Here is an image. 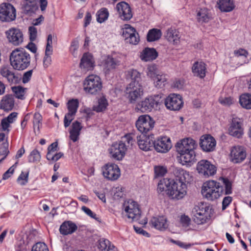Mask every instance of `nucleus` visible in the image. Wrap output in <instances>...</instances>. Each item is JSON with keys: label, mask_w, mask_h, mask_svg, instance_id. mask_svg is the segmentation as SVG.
<instances>
[{"label": "nucleus", "mask_w": 251, "mask_h": 251, "mask_svg": "<svg viewBox=\"0 0 251 251\" xmlns=\"http://www.w3.org/2000/svg\"><path fill=\"white\" fill-rule=\"evenodd\" d=\"M108 16V10L106 8H102L97 13V21L100 23H102L107 19Z\"/></svg>", "instance_id": "43"}, {"label": "nucleus", "mask_w": 251, "mask_h": 251, "mask_svg": "<svg viewBox=\"0 0 251 251\" xmlns=\"http://www.w3.org/2000/svg\"><path fill=\"white\" fill-rule=\"evenodd\" d=\"M138 144L140 149L144 151L151 150L153 148V141L150 137L143 136L138 140Z\"/></svg>", "instance_id": "34"}, {"label": "nucleus", "mask_w": 251, "mask_h": 251, "mask_svg": "<svg viewBox=\"0 0 251 251\" xmlns=\"http://www.w3.org/2000/svg\"><path fill=\"white\" fill-rule=\"evenodd\" d=\"M148 72L147 75L150 78L153 79L156 76H157L158 74V70L157 68V66L155 65H150L148 67Z\"/></svg>", "instance_id": "47"}, {"label": "nucleus", "mask_w": 251, "mask_h": 251, "mask_svg": "<svg viewBox=\"0 0 251 251\" xmlns=\"http://www.w3.org/2000/svg\"><path fill=\"white\" fill-rule=\"evenodd\" d=\"M10 123L8 122L4 118L1 120V126L2 128V130L4 131L9 132V130L8 127L10 126Z\"/></svg>", "instance_id": "61"}, {"label": "nucleus", "mask_w": 251, "mask_h": 251, "mask_svg": "<svg viewBox=\"0 0 251 251\" xmlns=\"http://www.w3.org/2000/svg\"><path fill=\"white\" fill-rule=\"evenodd\" d=\"M162 33L160 29L153 28L150 29L147 36V39L148 42H153L158 40L161 37Z\"/></svg>", "instance_id": "39"}, {"label": "nucleus", "mask_w": 251, "mask_h": 251, "mask_svg": "<svg viewBox=\"0 0 251 251\" xmlns=\"http://www.w3.org/2000/svg\"><path fill=\"white\" fill-rule=\"evenodd\" d=\"M230 156L233 162L238 163L245 159L246 152L243 147H234L231 150Z\"/></svg>", "instance_id": "22"}, {"label": "nucleus", "mask_w": 251, "mask_h": 251, "mask_svg": "<svg viewBox=\"0 0 251 251\" xmlns=\"http://www.w3.org/2000/svg\"><path fill=\"white\" fill-rule=\"evenodd\" d=\"M228 132L229 134L233 137L237 138H241L244 134L241 120L237 117L233 118L230 123Z\"/></svg>", "instance_id": "14"}, {"label": "nucleus", "mask_w": 251, "mask_h": 251, "mask_svg": "<svg viewBox=\"0 0 251 251\" xmlns=\"http://www.w3.org/2000/svg\"><path fill=\"white\" fill-rule=\"evenodd\" d=\"M190 219L185 215L181 216L180 223L183 226H187L190 225Z\"/></svg>", "instance_id": "59"}, {"label": "nucleus", "mask_w": 251, "mask_h": 251, "mask_svg": "<svg viewBox=\"0 0 251 251\" xmlns=\"http://www.w3.org/2000/svg\"><path fill=\"white\" fill-rule=\"evenodd\" d=\"M179 33L176 29L170 28L167 31L165 34L166 39L174 44H177L180 39Z\"/></svg>", "instance_id": "35"}, {"label": "nucleus", "mask_w": 251, "mask_h": 251, "mask_svg": "<svg viewBox=\"0 0 251 251\" xmlns=\"http://www.w3.org/2000/svg\"><path fill=\"white\" fill-rule=\"evenodd\" d=\"M28 31L30 36V40L31 41H34L37 37V31L36 28L33 26H30L28 28Z\"/></svg>", "instance_id": "53"}, {"label": "nucleus", "mask_w": 251, "mask_h": 251, "mask_svg": "<svg viewBox=\"0 0 251 251\" xmlns=\"http://www.w3.org/2000/svg\"><path fill=\"white\" fill-rule=\"evenodd\" d=\"M215 139L209 134H205L201 136L200 139V146L205 152L213 151L216 147Z\"/></svg>", "instance_id": "16"}, {"label": "nucleus", "mask_w": 251, "mask_h": 251, "mask_svg": "<svg viewBox=\"0 0 251 251\" xmlns=\"http://www.w3.org/2000/svg\"><path fill=\"white\" fill-rule=\"evenodd\" d=\"M14 106V96L12 95L4 96L1 100L0 107L4 111L11 110Z\"/></svg>", "instance_id": "29"}, {"label": "nucleus", "mask_w": 251, "mask_h": 251, "mask_svg": "<svg viewBox=\"0 0 251 251\" xmlns=\"http://www.w3.org/2000/svg\"><path fill=\"white\" fill-rule=\"evenodd\" d=\"M26 89V88H24L21 86L12 87V90L15 94V97L21 100L24 99V95L25 94Z\"/></svg>", "instance_id": "44"}, {"label": "nucleus", "mask_w": 251, "mask_h": 251, "mask_svg": "<svg viewBox=\"0 0 251 251\" xmlns=\"http://www.w3.org/2000/svg\"><path fill=\"white\" fill-rule=\"evenodd\" d=\"M170 139L166 136L153 141V148L158 152L165 153L171 148Z\"/></svg>", "instance_id": "17"}, {"label": "nucleus", "mask_w": 251, "mask_h": 251, "mask_svg": "<svg viewBox=\"0 0 251 251\" xmlns=\"http://www.w3.org/2000/svg\"><path fill=\"white\" fill-rule=\"evenodd\" d=\"M135 28L130 26V25L126 24L125 25V27L123 29L122 36L125 38L126 42L129 39L130 36V33L133 32Z\"/></svg>", "instance_id": "46"}, {"label": "nucleus", "mask_w": 251, "mask_h": 251, "mask_svg": "<svg viewBox=\"0 0 251 251\" xmlns=\"http://www.w3.org/2000/svg\"><path fill=\"white\" fill-rule=\"evenodd\" d=\"M154 121L148 115H141L139 117L136 122V126L142 133H147L154 127Z\"/></svg>", "instance_id": "8"}, {"label": "nucleus", "mask_w": 251, "mask_h": 251, "mask_svg": "<svg viewBox=\"0 0 251 251\" xmlns=\"http://www.w3.org/2000/svg\"><path fill=\"white\" fill-rule=\"evenodd\" d=\"M173 173L175 180L164 178L159 181L157 193L160 196H164L166 194L172 199H181L186 194V184L192 179L189 173L181 168H175Z\"/></svg>", "instance_id": "1"}, {"label": "nucleus", "mask_w": 251, "mask_h": 251, "mask_svg": "<svg viewBox=\"0 0 251 251\" xmlns=\"http://www.w3.org/2000/svg\"><path fill=\"white\" fill-rule=\"evenodd\" d=\"M160 98L158 95L147 98L138 104V108L142 112L151 111L153 108L157 107Z\"/></svg>", "instance_id": "13"}, {"label": "nucleus", "mask_w": 251, "mask_h": 251, "mask_svg": "<svg viewBox=\"0 0 251 251\" xmlns=\"http://www.w3.org/2000/svg\"><path fill=\"white\" fill-rule=\"evenodd\" d=\"M9 151L8 150V145L5 144H3V146L0 148V155H4V156L0 159V163H1L8 154Z\"/></svg>", "instance_id": "52"}, {"label": "nucleus", "mask_w": 251, "mask_h": 251, "mask_svg": "<svg viewBox=\"0 0 251 251\" xmlns=\"http://www.w3.org/2000/svg\"><path fill=\"white\" fill-rule=\"evenodd\" d=\"M150 224L156 229L164 230L167 228V219L164 216L153 217L151 219Z\"/></svg>", "instance_id": "30"}, {"label": "nucleus", "mask_w": 251, "mask_h": 251, "mask_svg": "<svg viewBox=\"0 0 251 251\" xmlns=\"http://www.w3.org/2000/svg\"><path fill=\"white\" fill-rule=\"evenodd\" d=\"M18 162H16L14 165L11 166L6 172L4 173L2 176L3 179H8L14 171V167L17 165Z\"/></svg>", "instance_id": "56"}, {"label": "nucleus", "mask_w": 251, "mask_h": 251, "mask_svg": "<svg viewBox=\"0 0 251 251\" xmlns=\"http://www.w3.org/2000/svg\"><path fill=\"white\" fill-rule=\"evenodd\" d=\"M125 210L127 214V217L133 220H138L141 216V211L138 204L134 201H128Z\"/></svg>", "instance_id": "21"}, {"label": "nucleus", "mask_w": 251, "mask_h": 251, "mask_svg": "<svg viewBox=\"0 0 251 251\" xmlns=\"http://www.w3.org/2000/svg\"><path fill=\"white\" fill-rule=\"evenodd\" d=\"M220 102L225 105L229 106L233 103V99L231 97H226L219 99Z\"/></svg>", "instance_id": "57"}, {"label": "nucleus", "mask_w": 251, "mask_h": 251, "mask_svg": "<svg viewBox=\"0 0 251 251\" xmlns=\"http://www.w3.org/2000/svg\"><path fill=\"white\" fill-rule=\"evenodd\" d=\"M16 17V9L11 4L3 3L0 5V21L10 22L15 20Z\"/></svg>", "instance_id": "7"}, {"label": "nucleus", "mask_w": 251, "mask_h": 251, "mask_svg": "<svg viewBox=\"0 0 251 251\" xmlns=\"http://www.w3.org/2000/svg\"><path fill=\"white\" fill-rule=\"evenodd\" d=\"M232 201V197L227 196L224 198L222 202V209L225 210Z\"/></svg>", "instance_id": "58"}, {"label": "nucleus", "mask_w": 251, "mask_h": 251, "mask_svg": "<svg viewBox=\"0 0 251 251\" xmlns=\"http://www.w3.org/2000/svg\"><path fill=\"white\" fill-rule=\"evenodd\" d=\"M127 75L132 81L126 88V95L130 103H134L143 94V88L141 83V75L137 70L132 69L128 71Z\"/></svg>", "instance_id": "3"}, {"label": "nucleus", "mask_w": 251, "mask_h": 251, "mask_svg": "<svg viewBox=\"0 0 251 251\" xmlns=\"http://www.w3.org/2000/svg\"><path fill=\"white\" fill-rule=\"evenodd\" d=\"M7 38L12 45L19 46L23 42V34L18 28H11L5 32Z\"/></svg>", "instance_id": "15"}, {"label": "nucleus", "mask_w": 251, "mask_h": 251, "mask_svg": "<svg viewBox=\"0 0 251 251\" xmlns=\"http://www.w3.org/2000/svg\"><path fill=\"white\" fill-rule=\"evenodd\" d=\"M217 5L220 10L223 12H230L234 8V4L232 0H219Z\"/></svg>", "instance_id": "36"}, {"label": "nucleus", "mask_w": 251, "mask_h": 251, "mask_svg": "<svg viewBox=\"0 0 251 251\" xmlns=\"http://www.w3.org/2000/svg\"><path fill=\"white\" fill-rule=\"evenodd\" d=\"M126 150L125 143L123 141H120L119 143H114L109 149V151L113 158L120 160L125 156Z\"/></svg>", "instance_id": "19"}, {"label": "nucleus", "mask_w": 251, "mask_h": 251, "mask_svg": "<svg viewBox=\"0 0 251 251\" xmlns=\"http://www.w3.org/2000/svg\"><path fill=\"white\" fill-rule=\"evenodd\" d=\"M77 229V226L72 221H65L60 226L59 231L61 234L66 235L72 234Z\"/></svg>", "instance_id": "26"}, {"label": "nucleus", "mask_w": 251, "mask_h": 251, "mask_svg": "<svg viewBox=\"0 0 251 251\" xmlns=\"http://www.w3.org/2000/svg\"><path fill=\"white\" fill-rule=\"evenodd\" d=\"M179 154L178 156L179 158L180 162L183 165L191 166L196 161V154L194 151H189L188 153H186L184 151L182 152H177Z\"/></svg>", "instance_id": "23"}, {"label": "nucleus", "mask_w": 251, "mask_h": 251, "mask_svg": "<svg viewBox=\"0 0 251 251\" xmlns=\"http://www.w3.org/2000/svg\"><path fill=\"white\" fill-rule=\"evenodd\" d=\"M102 174L108 180H117L120 176V170L116 164L108 163L102 168Z\"/></svg>", "instance_id": "12"}, {"label": "nucleus", "mask_w": 251, "mask_h": 251, "mask_svg": "<svg viewBox=\"0 0 251 251\" xmlns=\"http://www.w3.org/2000/svg\"><path fill=\"white\" fill-rule=\"evenodd\" d=\"M167 172V168L162 166L154 167V173L156 176H163Z\"/></svg>", "instance_id": "50"}, {"label": "nucleus", "mask_w": 251, "mask_h": 251, "mask_svg": "<svg viewBox=\"0 0 251 251\" xmlns=\"http://www.w3.org/2000/svg\"><path fill=\"white\" fill-rule=\"evenodd\" d=\"M197 147L196 141L192 138H187L177 142L176 145L177 152H182L185 151H194Z\"/></svg>", "instance_id": "20"}, {"label": "nucleus", "mask_w": 251, "mask_h": 251, "mask_svg": "<svg viewBox=\"0 0 251 251\" xmlns=\"http://www.w3.org/2000/svg\"><path fill=\"white\" fill-rule=\"evenodd\" d=\"M0 74L10 83L16 84L20 80V77L15 74L10 68L7 66H3L0 68Z\"/></svg>", "instance_id": "24"}, {"label": "nucleus", "mask_w": 251, "mask_h": 251, "mask_svg": "<svg viewBox=\"0 0 251 251\" xmlns=\"http://www.w3.org/2000/svg\"><path fill=\"white\" fill-rule=\"evenodd\" d=\"M32 74V70H29L25 72L23 77V82L26 83L30 80Z\"/></svg>", "instance_id": "60"}, {"label": "nucleus", "mask_w": 251, "mask_h": 251, "mask_svg": "<svg viewBox=\"0 0 251 251\" xmlns=\"http://www.w3.org/2000/svg\"><path fill=\"white\" fill-rule=\"evenodd\" d=\"M166 107L171 110H179L183 105L181 96L179 94H171L165 99Z\"/></svg>", "instance_id": "10"}, {"label": "nucleus", "mask_w": 251, "mask_h": 251, "mask_svg": "<svg viewBox=\"0 0 251 251\" xmlns=\"http://www.w3.org/2000/svg\"><path fill=\"white\" fill-rule=\"evenodd\" d=\"M234 54L238 56H244L247 57V55H248V51L247 50H244L242 49H241L239 50H234Z\"/></svg>", "instance_id": "64"}, {"label": "nucleus", "mask_w": 251, "mask_h": 251, "mask_svg": "<svg viewBox=\"0 0 251 251\" xmlns=\"http://www.w3.org/2000/svg\"><path fill=\"white\" fill-rule=\"evenodd\" d=\"M10 64L15 70L21 71L26 69L30 65V54L23 48L13 50L9 57Z\"/></svg>", "instance_id": "4"}, {"label": "nucleus", "mask_w": 251, "mask_h": 251, "mask_svg": "<svg viewBox=\"0 0 251 251\" xmlns=\"http://www.w3.org/2000/svg\"><path fill=\"white\" fill-rule=\"evenodd\" d=\"M78 101L77 99H72L68 101L67 108L69 112L65 115L64 119V125L66 128L70 125L72 121L74 120L78 107Z\"/></svg>", "instance_id": "11"}, {"label": "nucleus", "mask_w": 251, "mask_h": 251, "mask_svg": "<svg viewBox=\"0 0 251 251\" xmlns=\"http://www.w3.org/2000/svg\"><path fill=\"white\" fill-rule=\"evenodd\" d=\"M195 213L193 220L198 225L203 224L206 222L208 219V212L209 206L206 202L199 203L194 208Z\"/></svg>", "instance_id": "6"}, {"label": "nucleus", "mask_w": 251, "mask_h": 251, "mask_svg": "<svg viewBox=\"0 0 251 251\" xmlns=\"http://www.w3.org/2000/svg\"><path fill=\"white\" fill-rule=\"evenodd\" d=\"M38 9L36 0H25L22 9L23 12L26 15H31L34 13Z\"/></svg>", "instance_id": "28"}, {"label": "nucleus", "mask_w": 251, "mask_h": 251, "mask_svg": "<svg viewBox=\"0 0 251 251\" xmlns=\"http://www.w3.org/2000/svg\"><path fill=\"white\" fill-rule=\"evenodd\" d=\"M108 105L107 100L104 97L100 98L98 100V105L93 107V110L97 112H100L104 111Z\"/></svg>", "instance_id": "42"}, {"label": "nucleus", "mask_w": 251, "mask_h": 251, "mask_svg": "<svg viewBox=\"0 0 251 251\" xmlns=\"http://www.w3.org/2000/svg\"><path fill=\"white\" fill-rule=\"evenodd\" d=\"M78 48V42L77 40H73L71 43V45L70 47V51L72 52V54L75 57L76 56V53L75 51L77 50Z\"/></svg>", "instance_id": "54"}, {"label": "nucleus", "mask_w": 251, "mask_h": 251, "mask_svg": "<svg viewBox=\"0 0 251 251\" xmlns=\"http://www.w3.org/2000/svg\"><path fill=\"white\" fill-rule=\"evenodd\" d=\"M129 39L126 41V43H129L130 44L136 45L138 43L140 39L138 33L135 29L133 32L130 33Z\"/></svg>", "instance_id": "48"}, {"label": "nucleus", "mask_w": 251, "mask_h": 251, "mask_svg": "<svg viewBox=\"0 0 251 251\" xmlns=\"http://www.w3.org/2000/svg\"><path fill=\"white\" fill-rule=\"evenodd\" d=\"M192 72L194 75L201 78L205 76V64L202 62H196L192 67Z\"/></svg>", "instance_id": "33"}, {"label": "nucleus", "mask_w": 251, "mask_h": 251, "mask_svg": "<svg viewBox=\"0 0 251 251\" xmlns=\"http://www.w3.org/2000/svg\"><path fill=\"white\" fill-rule=\"evenodd\" d=\"M116 9L119 13V17L124 21H128L133 16L129 5L125 1L118 3L116 5Z\"/></svg>", "instance_id": "18"}, {"label": "nucleus", "mask_w": 251, "mask_h": 251, "mask_svg": "<svg viewBox=\"0 0 251 251\" xmlns=\"http://www.w3.org/2000/svg\"><path fill=\"white\" fill-rule=\"evenodd\" d=\"M18 113L17 112H12L7 117L4 119L7 121L8 122L12 124L14 122L15 119L17 117Z\"/></svg>", "instance_id": "63"}, {"label": "nucleus", "mask_w": 251, "mask_h": 251, "mask_svg": "<svg viewBox=\"0 0 251 251\" xmlns=\"http://www.w3.org/2000/svg\"><path fill=\"white\" fill-rule=\"evenodd\" d=\"M239 102L241 105L246 109H251V95L243 94L240 96Z\"/></svg>", "instance_id": "40"}, {"label": "nucleus", "mask_w": 251, "mask_h": 251, "mask_svg": "<svg viewBox=\"0 0 251 251\" xmlns=\"http://www.w3.org/2000/svg\"><path fill=\"white\" fill-rule=\"evenodd\" d=\"M31 251H49V250L45 243L38 242L33 246Z\"/></svg>", "instance_id": "49"}, {"label": "nucleus", "mask_w": 251, "mask_h": 251, "mask_svg": "<svg viewBox=\"0 0 251 251\" xmlns=\"http://www.w3.org/2000/svg\"><path fill=\"white\" fill-rule=\"evenodd\" d=\"M41 155L39 151L36 149L33 150L28 157L29 162L37 163L40 161Z\"/></svg>", "instance_id": "45"}, {"label": "nucleus", "mask_w": 251, "mask_h": 251, "mask_svg": "<svg viewBox=\"0 0 251 251\" xmlns=\"http://www.w3.org/2000/svg\"><path fill=\"white\" fill-rule=\"evenodd\" d=\"M158 56V53L154 48H145L140 55L141 59L144 61L154 60Z\"/></svg>", "instance_id": "31"}, {"label": "nucleus", "mask_w": 251, "mask_h": 251, "mask_svg": "<svg viewBox=\"0 0 251 251\" xmlns=\"http://www.w3.org/2000/svg\"><path fill=\"white\" fill-rule=\"evenodd\" d=\"M72 129L70 130V138L73 142H76L80 135V131L82 128L81 124L77 121H75L72 125Z\"/></svg>", "instance_id": "32"}, {"label": "nucleus", "mask_w": 251, "mask_h": 251, "mask_svg": "<svg viewBox=\"0 0 251 251\" xmlns=\"http://www.w3.org/2000/svg\"><path fill=\"white\" fill-rule=\"evenodd\" d=\"M79 66L85 71L93 68L94 63L92 61V56L89 53H84L81 59Z\"/></svg>", "instance_id": "27"}, {"label": "nucleus", "mask_w": 251, "mask_h": 251, "mask_svg": "<svg viewBox=\"0 0 251 251\" xmlns=\"http://www.w3.org/2000/svg\"><path fill=\"white\" fill-rule=\"evenodd\" d=\"M120 61L117 58L113 57L110 55H107L103 58L102 64L106 71L115 69L120 65Z\"/></svg>", "instance_id": "25"}, {"label": "nucleus", "mask_w": 251, "mask_h": 251, "mask_svg": "<svg viewBox=\"0 0 251 251\" xmlns=\"http://www.w3.org/2000/svg\"><path fill=\"white\" fill-rule=\"evenodd\" d=\"M81 210L85 213L87 215L91 217L92 218H93L96 220H98V218H97V215L95 213L93 212L92 210L89 209V208L83 206L81 207Z\"/></svg>", "instance_id": "55"}, {"label": "nucleus", "mask_w": 251, "mask_h": 251, "mask_svg": "<svg viewBox=\"0 0 251 251\" xmlns=\"http://www.w3.org/2000/svg\"><path fill=\"white\" fill-rule=\"evenodd\" d=\"M102 88L100 77L96 75H90L84 81V89L86 92L92 95L99 93Z\"/></svg>", "instance_id": "5"}, {"label": "nucleus", "mask_w": 251, "mask_h": 251, "mask_svg": "<svg viewBox=\"0 0 251 251\" xmlns=\"http://www.w3.org/2000/svg\"><path fill=\"white\" fill-rule=\"evenodd\" d=\"M134 229L136 233L142 234L146 237H150V234L146 231L143 230L142 228L134 226Z\"/></svg>", "instance_id": "62"}, {"label": "nucleus", "mask_w": 251, "mask_h": 251, "mask_svg": "<svg viewBox=\"0 0 251 251\" xmlns=\"http://www.w3.org/2000/svg\"><path fill=\"white\" fill-rule=\"evenodd\" d=\"M98 248L100 251H118L117 249L107 239L99 240Z\"/></svg>", "instance_id": "37"}, {"label": "nucleus", "mask_w": 251, "mask_h": 251, "mask_svg": "<svg viewBox=\"0 0 251 251\" xmlns=\"http://www.w3.org/2000/svg\"><path fill=\"white\" fill-rule=\"evenodd\" d=\"M198 173L207 177L214 175L217 171L216 167L207 160H201L197 164Z\"/></svg>", "instance_id": "9"}, {"label": "nucleus", "mask_w": 251, "mask_h": 251, "mask_svg": "<svg viewBox=\"0 0 251 251\" xmlns=\"http://www.w3.org/2000/svg\"><path fill=\"white\" fill-rule=\"evenodd\" d=\"M28 172L25 174L23 172H22L21 174L17 178V181L22 185H25L28 181Z\"/></svg>", "instance_id": "51"}, {"label": "nucleus", "mask_w": 251, "mask_h": 251, "mask_svg": "<svg viewBox=\"0 0 251 251\" xmlns=\"http://www.w3.org/2000/svg\"><path fill=\"white\" fill-rule=\"evenodd\" d=\"M152 79L155 86L158 88H161L165 86L167 78L166 75L159 74Z\"/></svg>", "instance_id": "41"}, {"label": "nucleus", "mask_w": 251, "mask_h": 251, "mask_svg": "<svg viewBox=\"0 0 251 251\" xmlns=\"http://www.w3.org/2000/svg\"><path fill=\"white\" fill-rule=\"evenodd\" d=\"M210 16L207 8H201L197 12V19L199 23H207L209 21Z\"/></svg>", "instance_id": "38"}, {"label": "nucleus", "mask_w": 251, "mask_h": 251, "mask_svg": "<svg viewBox=\"0 0 251 251\" xmlns=\"http://www.w3.org/2000/svg\"><path fill=\"white\" fill-rule=\"evenodd\" d=\"M225 185L224 190L223 186L215 180H209L204 183L201 189V194L204 197L210 201H213L219 198L223 194L228 195L232 193V185L227 178L220 177Z\"/></svg>", "instance_id": "2"}]
</instances>
